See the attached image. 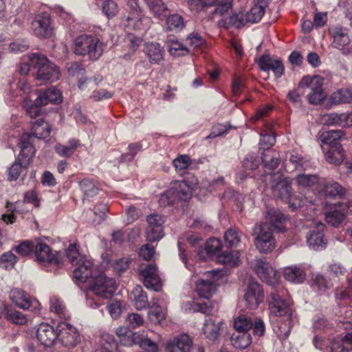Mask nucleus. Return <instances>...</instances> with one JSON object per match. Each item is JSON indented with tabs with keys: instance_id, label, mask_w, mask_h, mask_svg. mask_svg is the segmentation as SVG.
Segmentation results:
<instances>
[{
	"instance_id": "nucleus-1",
	"label": "nucleus",
	"mask_w": 352,
	"mask_h": 352,
	"mask_svg": "<svg viewBox=\"0 0 352 352\" xmlns=\"http://www.w3.org/2000/svg\"><path fill=\"white\" fill-rule=\"evenodd\" d=\"M269 309L271 316L283 317V322L274 329L280 339H286L295 322L296 314L292 309V300L287 291L278 285L271 292L268 300Z\"/></svg>"
},
{
	"instance_id": "nucleus-2",
	"label": "nucleus",
	"mask_w": 352,
	"mask_h": 352,
	"mask_svg": "<svg viewBox=\"0 0 352 352\" xmlns=\"http://www.w3.org/2000/svg\"><path fill=\"white\" fill-rule=\"evenodd\" d=\"M116 289V280L107 277L100 271L99 274L89 281L85 293L87 305L92 309L98 308L102 304L101 298H108Z\"/></svg>"
},
{
	"instance_id": "nucleus-3",
	"label": "nucleus",
	"mask_w": 352,
	"mask_h": 352,
	"mask_svg": "<svg viewBox=\"0 0 352 352\" xmlns=\"http://www.w3.org/2000/svg\"><path fill=\"white\" fill-rule=\"evenodd\" d=\"M71 263L76 266L74 270V278L79 283L89 281L99 274L100 270L94 261L79 252L76 243L70 244L66 252Z\"/></svg>"
},
{
	"instance_id": "nucleus-4",
	"label": "nucleus",
	"mask_w": 352,
	"mask_h": 352,
	"mask_svg": "<svg viewBox=\"0 0 352 352\" xmlns=\"http://www.w3.org/2000/svg\"><path fill=\"white\" fill-rule=\"evenodd\" d=\"M204 276L212 279L199 280L196 283V292L200 298L206 299L203 302L192 301L191 309L192 311H199L204 314H210L212 311L211 302L209 298L212 297L215 290L216 281L223 276V271L221 270H213L207 271Z\"/></svg>"
},
{
	"instance_id": "nucleus-5",
	"label": "nucleus",
	"mask_w": 352,
	"mask_h": 352,
	"mask_svg": "<svg viewBox=\"0 0 352 352\" xmlns=\"http://www.w3.org/2000/svg\"><path fill=\"white\" fill-rule=\"evenodd\" d=\"M104 45L99 38L88 34H81L74 41L72 50L78 56H88L91 60H98L102 54Z\"/></svg>"
},
{
	"instance_id": "nucleus-6",
	"label": "nucleus",
	"mask_w": 352,
	"mask_h": 352,
	"mask_svg": "<svg viewBox=\"0 0 352 352\" xmlns=\"http://www.w3.org/2000/svg\"><path fill=\"white\" fill-rule=\"evenodd\" d=\"M30 136L28 134H23L20 138V153L9 169L10 180H16L22 171L27 169L32 161L36 150L30 142Z\"/></svg>"
},
{
	"instance_id": "nucleus-7",
	"label": "nucleus",
	"mask_w": 352,
	"mask_h": 352,
	"mask_svg": "<svg viewBox=\"0 0 352 352\" xmlns=\"http://www.w3.org/2000/svg\"><path fill=\"white\" fill-rule=\"evenodd\" d=\"M30 63L35 69V78L41 82H48L57 80L60 77L58 68L46 56L38 53L30 54Z\"/></svg>"
},
{
	"instance_id": "nucleus-8",
	"label": "nucleus",
	"mask_w": 352,
	"mask_h": 352,
	"mask_svg": "<svg viewBox=\"0 0 352 352\" xmlns=\"http://www.w3.org/2000/svg\"><path fill=\"white\" fill-rule=\"evenodd\" d=\"M192 187L186 181H175L163 192L159 199L162 207L173 205L179 201H188L191 198Z\"/></svg>"
},
{
	"instance_id": "nucleus-9",
	"label": "nucleus",
	"mask_w": 352,
	"mask_h": 352,
	"mask_svg": "<svg viewBox=\"0 0 352 352\" xmlns=\"http://www.w3.org/2000/svg\"><path fill=\"white\" fill-rule=\"evenodd\" d=\"M254 244L262 253L271 252L276 246L273 229L267 223L256 224L254 228Z\"/></svg>"
},
{
	"instance_id": "nucleus-10",
	"label": "nucleus",
	"mask_w": 352,
	"mask_h": 352,
	"mask_svg": "<svg viewBox=\"0 0 352 352\" xmlns=\"http://www.w3.org/2000/svg\"><path fill=\"white\" fill-rule=\"evenodd\" d=\"M30 31L39 38H51L54 33V27L50 14L46 12L36 14L31 22Z\"/></svg>"
},
{
	"instance_id": "nucleus-11",
	"label": "nucleus",
	"mask_w": 352,
	"mask_h": 352,
	"mask_svg": "<svg viewBox=\"0 0 352 352\" xmlns=\"http://www.w3.org/2000/svg\"><path fill=\"white\" fill-rule=\"evenodd\" d=\"M329 34L332 39V47L338 50L344 55L352 52V36L347 28L340 25L333 26L329 28Z\"/></svg>"
},
{
	"instance_id": "nucleus-12",
	"label": "nucleus",
	"mask_w": 352,
	"mask_h": 352,
	"mask_svg": "<svg viewBox=\"0 0 352 352\" xmlns=\"http://www.w3.org/2000/svg\"><path fill=\"white\" fill-rule=\"evenodd\" d=\"M324 83V78L320 76H304L299 82V87H307L311 90L307 95L309 102L313 104H318L322 102L326 98L322 86Z\"/></svg>"
},
{
	"instance_id": "nucleus-13",
	"label": "nucleus",
	"mask_w": 352,
	"mask_h": 352,
	"mask_svg": "<svg viewBox=\"0 0 352 352\" xmlns=\"http://www.w3.org/2000/svg\"><path fill=\"white\" fill-rule=\"evenodd\" d=\"M9 298L20 309L28 310L35 314L40 311V302L22 289H12L9 293Z\"/></svg>"
},
{
	"instance_id": "nucleus-14",
	"label": "nucleus",
	"mask_w": 352,
	"mask_h": 352,
	"mask_svg": "<svg viewBox=\"0 0 352 352\" xmlns=\"http://www.w3.org/2000/svg\"><path fill=\"white\" fill-rule=\"evenodd\" d=\"M128 5L130 8V10L126 19L124 25L129 29L134 30H146L151 23L150 18L142 14L138 2H135L134 1H128Z\"/></svg>"
},
{
	"instance_id": "nucleus-15",
	"label": "nucleus",
	"mask_w": 352,
	"mask_h": 352,
	"mask_svg": "<svg viewBox=\"0 0 352 352\" xmlns=\"http://www.w3.org/2000/svg\"><path fill=\"white\" fill-rule=\"evenodd\" d=\"M292 183L287 177H278V181L272 185V192L274 198L289 202V207L292 210L300 207V204H296L292 202Z\"/></svg>"
},
{
	"instance_id": "nucleus-16",
	"label": "nucleus",
	"mask_w": 352,
	"mask_h": 352,
	"mask_svg": "<svg viewBox=\"0 0 352 352\" xmlns=\"http://www.w3.org/2000/svg\"><path fill=\"white\" fill-rule=\"evenodd\" d=\"M58 340L65 346L73 348L80 340V337L76 328L67 322H60L57 325Z\"/></svg>"
},
{
	"instance_id": "nucleus-17",
	"label": "nucleus",
	"mask_w": 352,
	"mask_h": 352,
	"mask_svg": "<svg viewBox=\"0 0 352 352\" xmlns=\"http://www.w3.org/2000/svg\"><path fill=\"white\" fill-rule=\"evenodd\" d=\"M253 268L259 278L267 285L275 286L278 283L280 276L270 264L263 259H256Z\"/></svg>"
},
{
	"instance_id": "nucleus-18",
	"label": "nucleus",
	"mask_w": 352,
	"mask_h": 352,
	"mask_svg": "<svg viewBox=\"0 0 352 352\" xmlns=\"http://www.w3.org/2000/svg\"><path fill=\"white\" fill-rule=\"evenodd\" d=\"M34 249L35 256L39 263L54 265L57 267L62 265L60 254L57 252L53 254L50 247L46 243L37 242Z\"/></svg>"
},
{
	"instance_id": "nucleus-19",
	"label": "nucleus",
	"mask_w": 352,
	"mask_h": 352,
	"mask_svg": "<svg viewBox=\"0 0 352 352\" xmlns=\"http://www.w3.org/2000/svg\"><path fill=\"white\" fill-rule=\"evenodd\" d=\"M325 225L321 222H316L307 234V243L309 247L314 250H322L327 247V239L324 235Z\"/></svg>"
},
{
	"instance_id": "nucleus-20",
	"label": "nucleus",
	"mask_w": 352,
	"mask_h": 352,
	"mask_svg": "<svg viewBox=\"0 0 352 352\" xmlns=\"http://www.w3.org/2000/svg\"><path fill=\"white\" fill-rule=\"evenodd\" d=\"M144 286L155 292L160 290L162 283L155 264L150 263L139 271Z\"/></svg>"
},
{
	"instance_id": "nucleus-21",
	"label": "nucleus",
	"mask_w": 352,
	"mask_h": 352,
	"mask_svg": "<svg viewBox=\"0 0 352 352\" xmlns=\"http://www.w3.org/2000/svg\"><path fill=\"white\" fill-rule=\"evenodd\" d=\"M193 341L186 333H181L168 340L165 344L166 352H192Z\"/></svg>"
},
{
	"instance_id": "nucleus-22",
	"label": "nucleus",
	"mask_w": 352,
	"mask_h": 352,
	"mask_svg": "<svg viewBox=\"0 0 352 352\" xmlns=\"http://www.w3.org/2000/svg\"><path fill=\"white\" fill-rule=\"evenodd\" d=\"M148 227L146 230V236L148 241H158L164 236L163 217L160 214H151L147 217Z\"/></svg>"
},
{
	"instance_id": "nucleus-23",
	"label": "nucleus",
	"mask_w": 352,
	"mask_h": 352,
	"mask_svg": "<svg viewBox=\"0 0 352 352\" xmlns=\"http://www.w3.org/2000/svg\"><path fill=\"white\" fill-rule=\"evenodd\" d=\"M263 298L264 292L261 285L256 282L250 283L244 294L247 307L255 309L263 301Z\"/></svg>"
},
{
	"instance_id": "nucleus-24",
	"label": "nucleus",
	"mask_w": 352,
	"mask_h": 352,
	"mask_svg": "<svg viewBox=\"0 0 352 352\" xmlns=\"http://www.w3.org/2000/svg\"><path fill=\"white\" fill-rule=\"evenodd\" d=\"M36 336L41 344L45 347H50L58 340L57 327L54 329L50 324L43 322L39 324L36 330Z\"/></svg>"
},
{
	"instance_id": "nucleus-25",
	"label": "nucleus",
	"mask_w": 352,
	"mask_h": 352,
	"mask_svg": "<svg viewBox=\"0 0 352 352\" xmlns=\"http://www.w3.org/2000/svg\"><path fill=\"white\" fill-rule=\"evenodd\" d=\"M134 340L139 346L146 352H158V343L161 340V337L158 334H154L153 332L144 334L135 335Z\"/></svg>"
},
{
	"instance_id": "nucleus-26",
	"label": "nucleus",
	"mask_w": 352,
	"mask_h": 352,
	"mask_svg": "<svg viewBox=\"0 0 352 352\" xmlns=\"http://www.w3.org/2000/svg\"><path fill=\"white\" fill-rule=\"evenodd\" d=\"M258 65L263 72L272 71L276 78H280L284 74V65L279 59H273L269 55H262L258 60Z\"/></svg>"
},
{
	"instance_id": "nucleus-27",
	"label": "nucleus",
	"mask_w": 352,
	"mask_h": 352,
	"mask_svg": "<svg viewBox=\"0 0 352 352\" xmlns=\"http://www.w3.org/2000/svg\"><path fill=\"white\" fill-rule=\"evenodd\" d=\"M144 53L152 65H160L164 58V50L156 42H146L144 47Z\"/></svg>"
},
{
	"instance_id": "nucleus-28",
	"label": "nucleus",
	"mask_w": 352,
	"mask_h": 352,
	"mask_svg": "<svg viewBox=\"0 0 352 352\" xmlns=\"http://www.w3.org/2000/svg\"><path fill=\"white\" fill-rule=\"evenodd\" d=\"M313 344L316 349L322 352H341L343 348V338L342 344L336 340L326 339L324 337L316 335L313 338Z\"/></svg>"
},
{
	"instance_id": "nucleus-29",
	"label": "nucleus",
	"mask_w": 352,
	"mask_h": 352,
	"mask_svg": "<svg viewBox=\"0 0 352 352\" xmlns=\"http://www.w3.org/2000/svg\"><path fill=\"white\" fill-rule=\"evenodd\" d=\"M283 276L287 280L296 284L302 283L306 279L305 268L298 265H291L285 267Z\"/></svg>"
},
{
	"instance_id": "nucleus-30",
	"label": "nucleus",
	"mask_w": 352,
	"mask_h": 352,
	"mask_svg": "<svg viewBox=\"0 0 352 352\" xmlns=\"http://www.w3.org/2000/svg\"><path fill=\"white\" fill-rule=\"evenodd\" d=\"M231 344L236 349L243 350L250 346L252 338L249 332L236 331L230 337Z\"/></svg>"
},
{
	"instance_id": "nucleus-31",
	"label": "nucleus",
	"mask_w": 352,
	"mask_h": 352,
	"mask_svg": "<svg viewBox=\"0 0 352 352\" xmlns=\"http://www.w3.org/2000/svg\"><path fill=\"white\" fill-rule=\"evenodd\" d=\"M61 101V93L55 87H50L43 93H39L37 96V102L43 105H46L48 103H60Z\"/></svg>"
},
{
	"instance_id": "nucleus-32",
	"label": "nucleus",
	"mask_w": 352,
	"mask_h": 352,
	"mask_svg": "<svg viewBox=\"0 0 352 352\" xmlns=\"http://www.w3.org/2000/svg\"><path fill=\"white\" fill-rule=\"evenodd\" d=\"M32 132L30 134L27 133L30 136V142L32 144L31 139L32 137H36L38 139H44L47 138L51 133V127L50 124L45 122L43 119H38L32 126Z\"/></svg>"
},
{
	"instance_id": "nucleus-33",
	"label": "nucleus",
	"mask_w": 352,
	"mask_h": 352,
	"mask_svg": "<svg viewBox=\"0 0 352 352\" xmlns=\"http://www.w3.org/2000/svg\"><path fill=\"white\" fill-rule=\"evenodd\" d=\"M221 322L218 320L216 318L209 317L206 319L204 327L203 333L206 337L211 340H216L219 334L220 324Z\"/></svg>"
},
{
	"instance_id": "nucleus-34",
	"label": "nucleus",
	"mask_w": 352,
	"mask_h": 352,
	"mask_svg": "<svg viewBox=\"0 0 352 352\" xmlns=\"http://www.w3.org/2000/svg\"><path fill=\"white\" fill-rule=\"evenodd\" d=\"M131 298L133 306L138 310H142L149 307L150 303L146 292L141 286H136L132 291Z\"/></svg>"
},
{
	"instance_id": "nucleus-35",
	"label": "nucleus",
	"mask_w": 352,
	"mask_h": 352,
	"mask_svg": "<svg viewBox=\"0 0 352 352\" xmlns=\"http://www.w3.org/2000/svg\"><path fill=\"white\" fill-rule=\"evenodd\" d=\"M346 209L342 205L335 206L330 211L326 212L325 219L327 223L338 227L344 219Z\"/></svg>"
},
{
	"instance_id": "nucleus-36",
	"label": "nucleus",
	"mask_w": 352,
	"mask_h": 352,
	"mask_svg": "<svg viewBox=\"0 0 352 352\" xmlns=\"http://www.w3.org/2000/svg\"><path fill=\"white\" fill-rule=\"evenodd\" d=\"M266 222L273 229L281 230V226L285 221V215L278 210L270 208L265 213Z\"/></svg>"
},
{
	"instance_id": "nucleus-37",
	"label": "nucleus",
	"mask_w": 352,
	"mask_h": 352,
	"mask_svg": "<svg viewBox=\"0 0 352 352\" xmlns=\"http://www.w3.org/2000/svg\"><path fill=\"white\" fill-rule=\"evenodd\" d=\"M100 347L96 349L94 352H117L118 348V341L115 340L113 335L103 333L101 336Z\"/></svg>"
},
{
	"instance_id": "nucleus-38",
	"label": "nucleus",
	"mask_w": 352,
	"mask_h": 352,
	"mask_svg": "<svg viewBox=\"0 0 352 352\" xmlns=\"http://www.w3.org/2000/svg\"><path fill=\"white\" fill-rule=\"evenodd\" d=\"M80 146L79 140L71 139L67 145L58 144L55 146V151L58 155L63 157H70Z\"/></svg>"
},
{
	"instance_id": "nucleus-39",
	"label": "nucleus",
	"mask_w": 352,
	"mask_h": 352,
	"mask_svg": "<svg viewBox=\"0 0 352 352\" xmlns=\"http://www.w3.org/2000/svg\"><path fill=\"white\" fill-rule=\"evenodd\" d=\"M261 160L264 166L269 170H274L280 164L279 154L273 150L263 151Z\"/></svg>"
},
{
	"instance_id": "nucleus-40",
	"label": "nucleus",
	"mask_w": 352,
	"mask_h": 352,
	"mask_svg": "<svg viewBox=\"0 0 352 352\" xmlns=\"http://www.w3.org/2000/svg\"><path fill=\"white\" fill-rule=\"evenodd\" d=\"M343 135V132L341 130H329L323 131L320 134V139L321 142L329 147L340 145L338 140Z\"/></svg>"
},
{
	"instance_id": "nucleus-41",
	"label": "nucleus",
	"mask_w": 352,
	"mask_h": 352,
	"mask_svg": "<svg viewBox=\"0 0 352 352\" xmlns=\"http://www.w3.org/2000/svg\"><path fill=\"white\" fill-rule=\"evenodd\" d=\"M50 309L60 318L67 319L70 317L63 302L57 296H52L50 300Z\"/></svg>"
},
{
	"instance_id": "nucleus-42",
	"label": "nucleus",
	"mask_w": 352,
	"mask_h": 352,
	"mask_svg": "<svg viewBox=\"0 0 352 352\" xmlns=\"http://www.w3.org/2000/svg\"><path fill=\"white\" fill-rule=\"evenodd\" d=\"M239 251H225L217 256V260L220 263L233 267L239 263Z\"/></svg>"
},
{
	"instance_id": "nucleus-43",
	"label": "nucleus",
	"mask_w": 352,
	"mask_h": 352,
	"mask_svg": "<svg viewBox=\"0 0 352 352\" xmlns=\"http://www.w3.org/2000/svg\"><path fill=\"white\" fill-rule=\"evenodd\" d=\"M323 191L327 197H341L345 193V190L342 187V186L336 182L334 181H329L325 182L323 184Z\"/></svg>"
},
{
	"instance_id": "nucleus-44",
	"label": "nucleus",
	"mask_w": 352,
	"mask_h": 352,
	"mask_svg": "<svg viewBox=\"0 0 352 352\" xmlns=\"http://www.w3.org/2000/svg\"><path fill=\"white\" fill-rule=\"evenodd\" d=\"M352 101V89L342 88L333 92L331 96V102L333 104L349 103Z\"/></svg>"
},
{
	"instance_id": "nucleus-45",
	"label": "nucleus",
	"mask_w": 352,
	"mask_h": 352,
	"mask_svg": "<svg viewBox=\"0 0 352 352\" xmlns=\"http://www.w3.org/2000/svg\"><path fill=\"white\" fill-rule=\"evenodd\" d=\"M80 190L87 198L96 196L99 190L97 184L91 179H84L78 182Z\"/></svg>"
},
{
	"instance_id": "nucleus-46",
	"label": "nucleus",
	"mask_w": 352,
	"mask_h": 352,
	"mask_svg": "<svg viewBox=\"0 0 352 352\" xmlns=\"http://www.w3.org/2000/svg\"><path fill=\"white\" fill-rule=\"evenodd\" d=\"M325 157L329 163L339 164L344 160V152L341 145L329 147L325 154Z\"/></svg>"
},
{
	"instance_id": "nucleus-47",
	"label": "nucleus",
	"mask_w": 352,
	"mask_h": 352,
	"mask_svg": "<svg viewBox=\"0 0 352 352\" xmlns=\"http://www.w3.org/2000/svg\"><path fill=\"white\" fill-rule=\"evenodd\" d=\"M344 113H331L321 116V124L327 126H344Z\"/></svg>"
},
{
	"instance_id": "nucleus-48",
	"label": "nucleus",
	"mask_w": 352,
	"mask_h": 352,
	"mask_svg": "<svg viewBox=\"0 0 352 352\" xmlns=\"http://www.w3.org/2000/svg\"><path fill=\"white\" fill-rule=\"evenodd\" d=\"M253 316H250L245 314H241L234 320V328L236 331L241 332H249L252 327V321Z\"/></svg>"
},
{
	"instance_id": "nucleus-49",
	"label": "nucleus",
	"mask_w": 352,
	"mask_h": 352,
	"mask_svg": "<svg viewBox=\"0 0 352 352\" xmlns=\"http://www.w3.org/2000/svg\"><path fill=\"white\" fill-rule=\"evenodd\" d=\"M5 317L7 320L16 324H25L27 323V316L19 311L6 307L5 309Z\"/></svg>"
},
{
	"instance_id": "nucleus-50",
	"label": "nucleus",
	"mask_w": 352,
	"mask_h": 352,
	"mask_svg": "<svg viewBox=\"0 0 352 352\" xmlns=\"http://www.w3.org/2000/svg\"><path fill=\"white\" fill-rule=\"evenodd\" d=\"M333 327V324L323 315H317L313 319L312 328L315 332H325Z\"/></svg>"
},
{
	"instance_id": "nucleus-51",
	"label": "nucleus",
	"mask_w": 352,
	"mask_h": 352,
	"mask_svg": "<svg viewBox=\"0 0 352 352\" xmlns=\"http://www.w3.org/2000/svg\"><path fill=\"white\" fill-rule=\"evenodd\" d=\"M289 162L294 165V169L298 170H305L310 166L309 160L297 153L290 154Z\"/></svg>"
},
{
	"instance_id": "nucleus-52",
	"label": "nucleus",
	"mask_w": 352,
	"mask_h": 352,
	"mask_svg": "<svg viewBox=\"0 0 352 352\" xmlns=\"http://www.w3.org/2000/svg\"><path fill=\"white\" fill-rule=\"evenodd\" d=\"M167 45L169 52L173 56H184L189 52V50L177 41L169 40Z\"/></svg>"
},
{
	"instance_id": "nucleus-53",
	"label": "nucleus",
	"mask_w": 352,
	"mask_h": 352,
	"mask_svg": "<svg viewBox=\"0 0 352 352\" xmlns=\"http://www.w3.org/2000/svg\"><path fill=\"white\" fill-rule=\"evenodd\" d=\"M296 183L301 187L312 186L319 182V177L317 175L300 174L296 178Z\"/></svg>"
},
{
	"instance_id": "nucleus-54",
	"label": "nucleus",
	"mask_w": 352,
	"mask_h": 352,
	"mask_svg": "<svg viewBox=\"0 0 352 352\" xmlns=\"http://www.w3.org/2000/svg\"><path fill=\"white\" fill-rule=\"evenodd\" d=\"M265 10L262 6H254L248 11L245 12L248 21L249 23H254L258 22L263 17Z\"/></svg>"
},
{
	"instance_id": "nucleus-55",
	"label": "nucleus",
	"mask_w": 352,
	"mask_h": 352,
	"mask_svg": "<svg viewBox=\"0 0 352 352\" xmlns=\"http://www.w3.org/2000/svg\"><path fill=\"white\" fill-rule=\"evenodd\" d=\"M167 28L170 31H180L184 26V19L182 16L174 14L168 16L166 19Z\"/></svg>"
},
{
	"instance_id": "nucleus-56",
	"label": "nucleus",
	"mask_w": 352,
	"mask_h": 352,
	"mask_svg": "<svg viewBox=\"0 0 352 352\" xmlns=\"http://www.w3.org/2000/svg\"><path fill=\"white\" fill-rule=\"evenodd\" d=\"M23 105L26 109V113L31 118H35L38 116L41 113V107L43 106L40 103L37 102V98H36L34 103H32V100L29 98H25L23 100Z\"/></svg>"
},
{
	"instance_id": "nucleus-57",
	"label": "nucleus",
	"mask_w": 352,
	"mask_h": 352,
	"mask_svg": "<svg viewBox=\"0 0 352 352\" xmlns=\"http://www.w3.org/2000/svg\"><path fill=\"white\" fill-rule=\"evenodd\" d=\"M221 0H187L188 5L191 10L200 11L204 8L213 6Z\"/></svg>"
},
{
	"instance_id": "nucleus-58",
	"label": "nucleus",
	"mask_w": 352,
	"mask_h": 352,
	"mask_svg": "<svg viewBox=\"0 0 352 352\" xmlns=\"http://www.w3.org/2000/svg\"><path fill=\"white\" fill-rule=\"evenodd\" d=\"M248 23L245 12L233 13L229 18V24L236 28H241Z\"/></svg>"
},
{
	"instance_id": "nucleus-59",
	"label": "nucleus",
	"mask_w": 352,
	"mask_h": 352,
	"mask_svg": "<svg viewBox=\"0 0 352 352\" xmlns=\"http://www.w3.org/2000/svg\"><path fill=\"white\" fill-rule=\"evenodd\" d=\"M224 240L226 245L230 248L236 246L241 241L237 230L233 228H230L226 231L224 234Z\"/></svg>"
},
{
	"instance_id": "nucleus-60",
	"label": "nucleus",
	"mask_w": 352,
	"mask_h": 352,
	"mask_svg": "<svg viewBox=\"0 0 352 352\" xmlns=\"http://www.w3.org/2000/svg\"><path fill=\"white\" fill-rule=\"evenodd\" d=\"M311 286L318 292H325L331 287V283L323 275L318 274L314 278Z\"/></svg>"
},
{
	"instance_id": "nucleus-61",
	"label": "nucleus",
	"mask_w": 352,
	"mask_h": 352,
	"mask_svg": "<svg viewBox=\"0 0 352 352\" xmlns=\"http://www.w3.org/2000/svg\"><path fill=\"white\" fill-rule=\"evenodd\" d=\"M17 261V257L11 252H7L0 257V267L10 270L14 267Z\"/></svg>"
},
{
	"instance_id": "nucleus-62",
	"label": "nucleus",
	"mask_w": 352,
	"mask_h": 352,
	"mask_svg": "<svg viewBox=\"0 0 352 352\" xmlns=\"http://www.w3.org/2000/svg\"><path fill=\"white\" fill-rule=\"evenodd\" d=\"M192 163V160L188 155H179L173 161V164L177 172L186 170Z\"/></svg>"
},
{
	"instance_id": "nucleus-63",
	"label": "nucleus",
	"mask_w": 352,
	"mask_h": 352,
	"mask_svg": "<svg viewBox=\"0 0 352 352\" xmlns=\"http://www.w3.org/2000/svg\"><path fill=\"white\" fill-rule=\"evenodd\" d=\"M30 44L26 39H15L9 45L8 50L11 53L19 54L26 51Z\"/></svg>"
},
{
	"instance_id": "nucleus-64",
	"label": "nucleus",
	"mask_w": 352,
	"mask_h": 352,
	"mask_svg": "<svg viewBox=\"0 0 352 352\" xmlns=\"http://www.w3.org/2000/svg\"><path fill=\"white\" fill-rule=\"evenodd\" d=\"M345 329L351 330L343 338V348L341 352H352V322L346 321L343 322Z\"/></svg>"
}]
</instances>
